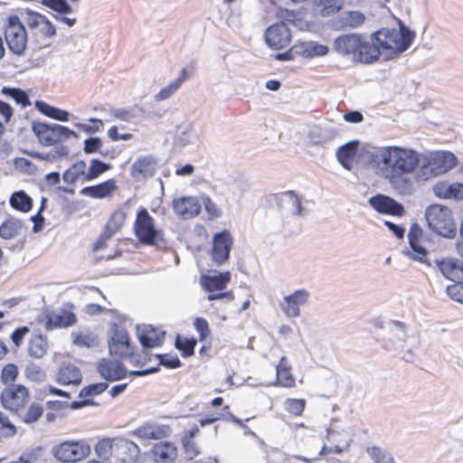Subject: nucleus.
<instances>
[{"label":"nucleus","mask_w":463,"mask_h":463,"mask_svg":"<svg viewBox=\"0 0 463 463\" xmlns=\"http://www.w3.org/2000/svg\"><path fill=\"white\" fill-rule=\"evenodd\" d=\"M378 174L398 191L411 184V175L420 165V154L413 148L402 146L381 147L373 157Z\"/></svg>","instance_id":"f257e3e1"},{"label":"nucleus","mask_w":463,"mask_h":463,"mask_svg":"<svg viewBox=\"0 0 463 463\" xmlns=\"http://www.w3.org/2000/svg\"><path fill=\"white\" fill-rule=\"evenodd\" d=\"M94 451L104 463H137L141 449L130 439L113 437L99 439Z\"/></svg>","instance_id":"f03ea898"},{"label":"nucleus","mask_w":463,"mask_h":463,"mask_svg":"<svg viewBox=\"0 0 463 463\" xmlns=\"http://www.w3.org/2000/svg\"><path fill=\"white\" fill-rule=\"evenodd\" d=\"M333 49L354 61L372 63L379 59L378 50L362 34L347 33L335 39Z\"/></svg>","instance_id":"7ed1b4c3"},{"label":"nucleus","mask_w":463,"mask_h":463,"mask_svg":"<svg viewBox=\"0 0 463 463\" xmlns=\"http://www.w3.org/2000/svg\"><path fill=\"white\" fill-rule=\"evenodd\" d=\"M415 34L406 26L401 25L399 30L383 28L373 34V44L379 52L389 58L398 56L411 44Z\"/></svg>","instance_id":"20e7f679"},{"label":"nucleus","mask_w":463,"mask_h":463,"mask_svg":"<svg viewBox=\"0 0 463 463\" xmlns=\"http://www.w3.org/2000/svg\"><path fill=\"white\" fill-rule=\"evenodd\" d=\"M458 164V157L450 151H430L421 156L417 178L426 181L446 175L456 167Z\"/></svg>","instance_id":"39448f33"},{"label":"nucleus","mask_w":463,"mask_h":463,"mask_svg":"<svg viewBox=\"0 0 463 463\" xmlns=\"http://www.w3.org/2000/svg\"><path fill=\"white\" fill-rule=\"evenodd\" d=\"M428 228L436 235L446 239H454L457 234V223L452 210L440 203L429 205L424 211Z\"/></svg>","instance_id":"423d86ee"},{"label":"nucleus","mask_w":463,"mask_h":463,"mask_svg":"<svg viewBox=\"0 0 463 463\" xmlns=\"http://www.w3.org/2000/svg\"><path fill=\"white\" fill-rule=\"evenodd\" d=\"M91 449L88 440H66L52 449V456L64 463H75L85 459L90 454Z\"/></svg>","instance_id":"0eeeda50"},{"label":"nucleus","mask_w":463,"mask_h":463,"mask_svg":"<svg viewBox=\"0 0 463 463\" xmlns=\"http://www.w3.org/2000/svg\"><path fill=\"white\" fill-rule=\"evenodd\" d=\"M134 231L142 243L159 247L164 242L162 231L155 226L154 220L146 209L137 213Z\"/></svg>","instance_id":"6e6552de"},{"label":"nucleus","mask_w":463,"mask_h":463,"mask_svg":"<svg viewBox=\"0 0 463 463\" xmlns=\"http://www.w3.org/2000/svg\"><path fill=\"white\" fill-rule=\"evenodd\" d=\"M33 129L39 142L43 146H54L56 143H61L71 137H76L77 133L74 129L68 127L56 124H45L35 122Z\"/></svg>","instance_id":"1a4fd4ad"},{"label":"nucleus","mask_w":463,"mask_h":463,"mask_svg":"<svg viewBox=\"0 0 463 463\" xmlns=\"http://www.w3.org/2000/svg\"><path fill=\"white\" fill-rule=\"evenodd\" d=\"M5 38L14 54L22 55L24 52L27 47V32L17 15L8 16L5 25Z\"/></svg>","instance_id":"9d476101"},{"label":"nucleus","mask_w":463,"mask_h":463,"mask_svg":"<svg viewBox=\"0 0 463 463\" xmlns=\"http://www.w3.org/2000/svg\"><path fill=\"white\" fill-rule=\"evenodd\" d=\"M0 400L5 409L18 411L28 403L30 393L22 384H11L2 391Z\"/></svg>","instance_id":"9b49d317"},{"label":"nucleus","mask_w":463,"mask_h":463,"mask_svg":"<svg viewBox=\"0 0 463 463\" xmlns=\"http://www.w3.org/2000/svg\"><path fill=\"white\" fill-rule=\"evenodd\" d=\"M232 244L233 238L226 230L213 235L211 257L216 265H222L229 259Z\"/></svg>","instance_id":"f8f14e48"},{"label":"nucleus","mask_w":463,"mask_h":463,"mask_svg":"<svg viewBox=\"0 0 463 463\" xmlns=\"http://www.w3.org/2000/svg\"><path fill=\"white\" fill-rule=\"evenodd\" d=\"M310 294L307 289H298L291 294L283 297L279 302V307L288 318H296L300 316V307L307 304Z\"/></svg>","instance_id":"ddd939ff"},{"label":"nucleus","mask_w":463,"mask_h":463,"mask_svg":"<svg viewBox=\"0 0 463 463\" xmlns=\"http://www.w3.org/2000/svg\"><path fill=\"white\" fill-rule=\"evenodd\" d=\"M345 128L337 123L328 120L326 123L314 126L308 132V138L313 145H324L334 140Z\"/></svg>","instance_id":"4468645a"},{"label":"nucleus","mask_w":463,"mask_h":463,"mask_svg":"<svg viewBox=\"0 0 463 463\" xmlns=\"http://www.w3.org/2000/svg\"><path fill=\"white\" fill-rule=\"evenodd\" d=\"M432 194L439 200L450 202L463 201V183L439 180L431 188Z\"/></svg>","instance_id":"2eb2a0df"},{"label":"nucleus","mask_w":463,"mask_h":463,"mask_svg":"<svg viewBox=\"0 0 463 463\" xmlns=\"http://www.w3.org/2000/svg\"><path fill=\"white\" fill-rule=\"evenodd\" d=\"M422 236V230L418 223L411 224L409 233L408 241L410 248L406 249L403 253L410 259L426 263L428 250L422 246L420 242V237Z\"/></svg>","instance_id":"dca6fc26"},{"label":"nucleus","mask_w":463,"mask_h":463,"mask_svg":"<svg viewBox=\"0 0 463 463\" xmlns=\"http://www.w3.org/2000/svg\"><path fill=\"white\" fill-rule=\"evenodd\" d=\"M354 433L350 428L326 429V439L333 446L335 454L346 452L353 442Z\"/></svg>","instance_id":"f3484780"},{"label":"nucleus","mask_w":463,"mask_h":463,"mask_svg":"<svg viewBox=\"0 0 463 463\" xmlns=\"http://www.w3.org/2000/svg\"><path fill=\"white\" fill-rule=\"evenodd\" d=\"M265 39L270 48L279 50L289 45L291 33L284 23L276 24L266 30Z\"/></svg>","instance_id":"a211bd4d"},{"label":"nucleus","mask_w":463,"mask_h":463,"mask_svg":"<svg viewBox=\"0 0 463 463\" xmlns=\"http://www.w3.org/2000/svg\"><path fill=\"white\" fill-rule=\"evenodd\" d=\"M109 348V353L117 356H123L129 351L130 338L127 331L117 324L111 326Z\"/></svg>","instance_id":"6ab92c4d"},{"label":"nucleus","mask_w":463,"mask_h":463,"mask_svg":"<svg viewBox=\"0 0 463 463\" xmlns=\"http://www.w3.org/2000/svg\"><path fill=\"white\" fill-rule=\"evenodd\" d=\"M172 429L167 424L146 422L132 430L131 434L140 439H162L169 437Z\"/></svg>","instance_id":"aec40b11"},{"label":"nucleus","mask_w":463,"mask_h":463,"mask_svg":"<svg viewBox=\"0 0 463 463\" xmlns=\"http://www.w3.org/2000/svg\"><path fill=\"white\" fill-rule=\"evenodd\" d=\"M96 369L99 375L109 382L122 380L128 374L125 367L119 362L112 359L99 360L96 364Z\"/></svg>","instance_id":"412c9836"},{"label":"nucleus","mask_w":463,"mask_h":463,"mask_svg":"<svg viewBox=\"0 0 463 463\" xmlns=\"http://www.w3.org/2000/svg\"><path fill=\"white\" fill-rule=\"evenodd\" d=\"M27 14L26 24L29 29L46 38L56 34L55 26L45 15L33 11H29Z\"/></svg>","instance_id":"4be33fe9"},{"label":"nucleus","mask_w":463,"mask_h":463,"mask_svg":"<svg viewBox=\"0 0 463 463\" xmlns=\"http://www.w3.org/2000/svg\"><path fill=\"white\" fill-rule=\"evenodd\" d=\"M149 455L156 463H174L177 458L178 449L172 441H159L150 449Z\"/></svg>","instance_id":"5701e85b"},{"label":"nucleus","mask_w":463,"mask_h":463,"mask_svg":"<svg viewBox=\"0 0 463 463\" xmlns=\"http://www.w3.org/2000/svg\"><path fill=\"white\" fill-rule=\"evenodd\" d=\"M435 263L446 279L458 284H463V263L454 258L436 260Z\"/></svg>","instance_id":"b1692460"},{"label":"nucleus","mask_w":463,"mask_h":463,"mask_svg":"<svg viewBox=\"0 0 463 463\" xmlns=\"http://www.w3.org/2000/svg\"><path fill=\"white\" fill-rule=\"evenodd\" d=\"M137 335L144 348H154L164 342L165 332L150 325L137 326Z\"/></svg>","instance_id":"393cba45"},{"label":"nucleus","mask_w":463,"mask_h":463,"mask_svg":"<svg viewBox=\"0 0 463 463\" xmlns=\"http://www.w3.org/2000/svg\"><path fill=\"white\" fill-rule=\"evenodd\" d=\"M156 160L151 156H139L131 165V176L136 180L151 177L156 172Z\"/></svg>","instance_id":"a878e982"},{"label":"nucleus","mask_w":463,"mask_h":463,"mask_svg":"<svg viewBox=\"0 0 463 463\" xmlns=\"http://www.w3.org/2000/svg\"><path fill=\"white\" fill-rule=\"evenodd\" d=\"M231 279V273L224 271L213 275L203 274L200 277L199 283L203 290L213 293L225 289Z\"/></svg>","instance_id":"bb28decb"},{"label":"nucleus","mask_w":463,"mask_h":463,"mask_svg":"<svg viewBox=\"0 0 463 463\" xmlns=\"http://www.w3.org/2000/svg\"><path fill=\"white\" fill-rule=\"evenodd\" d=\"M175 213L184 218H193L199 214L201 203L193 196H184L175 198L173 201Z\"/></svg>","instance_id":"cd10ccee"},{"label":"nucleus","mask_w":463,"mask_h":463,"mask_svg":"<svg viewBox=\"0 0 463 463\" xmlns=\"http://www.w3.org/2000/svg\"><path fill=\"white\" fill-rule=\"evenodd\" d=\"M405 325L399 321L392 323L389 334L385 339V347L402 353L405 347Z\"/></svg>","instance_id":"c85d7f7f"},{"label":"nucleus","mask_w":463,"mask_h":463,"mask_svg":"<svg viewBox=\"0 0 463 463\" xmlns=\"http://www.w3.org/2000/svg\"><path fill=\"white\" fill-rule=\"evenodd\" d=\"M369 203L380 213L402 216L404 213V209L400 203L385 195L379 194L372 197Z\"/></svg>","instance_id":"c756f323"},{"label":"nucleus","mask_w":463,"mask_h":463,"mask_svg":"<svg viewBox=\"0 0 463 463\" xmlns=\"http://www.w3.org/2000/svg\"><path fill=\"white\" fill-rule=\"evenodd\" d=\"M359 146L358 140L349 141L336 150L335 156L337 162L346 170L350 171L353 168L354 160L357 154Z\"/></svg>","instance_id":"7c9ffc66"},{"label":"nucleus","mask_w":463,"mask_h":463,"mask_svg":"<svg viewBox=\"0 0 463 463\" xmlns=\"http://www.w3.org/2000/svg\"><path fill=\"white\" fill-rule=\"evenodd\" d=\"M277 379L272 385H280L285 388H292L296 384V378L292 373V367L286 357H282L276 365Z\"/></svg>","instance_id":"2f4dec72"},{"label":"nucleus","mask_w":463,"mask_h":463,"mask_svg":"<svg viewBox=\"0 0 463 463\" xmlns=\"http://www.w3.org/2000/svg\"><path fill=\"white\" fill-rule=\"evenodd\" d=\"M76 323V317L73 313L64 310L51 312L46 315L45 327L47 329H55L67 327Z\"/></svg>","instance_id":"473e14b6"},{"label":"nucleus","mask_w":463,"mask_h":463,"mask_svg":"<svg viewBox=\"0 0 463 463\" xmlns=\"http://www.w3.org/2000/svg\"><path fill=\"white\" fill-rule=\"evenodd\" d=\"M57 381L64 385H80L82 382V373L75 364H63L58 370Z\"/></svg>","instance_id":"72a5a7b5"},{"label":"nucleus","mask_w":463,"mask_h":463,"mask_svg":"<svg viewBox=\"0 0 463 463\" xmlns=\"http://www.w3.org/2000/svg\"><path fill=\"white\" fill-rule=\"evenodd\" d=\"M71 339L72 343L79 347H95L99 343L97 335L88 328L72 332Z\"/></svg>","instance_id":"f704fd0d"},{"label":"nucleus","mask_w":463,"mask_h":463,"mask_svg":"<svg viewBox=\"0 0 463 463\" xmlns=\"http://www.w3.org/2000/svg\"><path fill=\"white\" fill-rule=\"evenodd\" d=\"M24 230V222L16 218L6 219L0 226V236L9 240L18 236Z\"/></svg>","instance_id":"c9c22d12"},{"label":"nucleus","mask_w":463,"mask_h":463,"mask_svg":"<svg viewBox=\"0 0 463 463\" xmlns=\"http://www.w3.org/2000/svg\"><path fill=\"white\" fill-rule=\"evenodd\" d=\"M195 134L191 123L184 121L176 128L175 146L184 147L192 144L195 139Z\"/></svg>","instance_id":"e433bc0d"},{"label":"nucleus","mask_w":463,"mask_h":463,"mask_svg":"<svg viewBox=\"0 0 463 463\" xmlns=\"http://www.w3.org/2000/svg\"><path fill=\"white\" fill-rule=\"evenodd\" d=\"M117 189V184L114 180H108L95 186L86 187L82 193L93 198H105L110 195Z\"/></svg>","instance_id":"4c0bfd02"},{"label":"nucleus","mask_w":463,"mask_h":463,"mask_svg":"<svg viewBox=\"0 0 463 463\" xmlns=\"http://www.w3.org/2000/svg\"><path fill=\"white\" fill-rule=\"evenodd\" d=\"M126 220V213L121 210H116L110 215L106 229L103 232V238L110 239L113 234L119 231Z\"/></svg>","instance_id":"58836bf2"},{"label":"nucleus","mask_w":463,"mask_h":463,"mask_svg":"<svg viewBox=\"0 0 463 463\" xmlns=\"http://www.w3.org/2000/svg\"><path fill=\"white\" fill-rule=\"evenodd\" d=\"M9 201L14 209L22 213H28L33 207V199L23 190L12 194Z\"/></svg>","instance_id":"ea45409f"},{"label":"nucleus","mask_w":463,"mask_h":463,"mask_svg":"<svg viewBox=\"0 0 463 463\" xmlns=\"http://www.w3.org/2000/svg\"><path fill=\"white\" fill-rule=\"evenodd\" d=\"M48 347L47 339L41 335H35L29 342L28 353L30 356L41 359L46 354Z\"/></svg>","instance_id":"a19ab883"},{"label":"nucleus","mask_w":463,"mask_h":463,"mask_svg":"<svg viewBox=\"0 0 463 463\" xmlns=\"http://www.w3.org/2000/svg\"><path fill=\"white\" fill-rule=\"evenodd\" d=\"M85 162L77 161L71 165L63 174V180L66 184H75L77 182H85L84 177Z\"/></svg>","instance_id":"79ce46f5"},{"label":"nucleus","mask_w":463,"mask_h":463,"mask_svg":"<svg viewBox=\"0 0 463 463\" xmlns=\"http://www.w3.org/2000/svg\"><path fill=\"white\" fill-rule=\"evenodd\" d=\"M33 156H36L42 160L47 161L49 164L56 163L66 158L69 155V148L63 145L55 146L50 152L32 153Z\"/></svg>","instance_id":"37998d69"},{"label":"nucleus","mask_w":463,"mask_h":463,"mask_svg":"<svg viewBox=\"0 0 463 463\" xmlns=\"http://www.w3.org/2000/svg\"><path fill=\"white\" fill-rule=\"evenodd\" d=\"M300 55L304 57L324 56L329 52L326 45L317 43H298Z\"/></svg>","instance_id":"c03bdc74"},{"label":"nucleus","mask_w":463,"mask_h":463,"mask_svg":"<svg viewBox=\"0 0 463 463\" xmlns=\"http://www.w3.org/2000/svg\"><path fill=\"white\" fill-rule=\"evenodd\" d=\"M3 93L14 99L17 104H20L22 106V108H26L31 104L27 93L21 89L4 88Z\"/></svg>","instance_id":"a18cd8bd"},{"label":"nucleus","mask_w":463,"mask_h":463,"mask_svg":"<svg viewBox=\"0 0 463 463\" xmlns=\"http://www.w3.org/2000/svg\"><path fill=\"white\" fill-rule=\"evenodd\" d=\"M342 21L345 26L355 28L364 23L365 16L359 11H348L344 14Z\"/></svg>","instance_id":"49530a36"},{"label":"nucleus","mask_w":463,"mask_h":463,"mask_svg":"<svg viewBox=\"0 0 463 463\" xmlns=\"http://www.w3.org/2000/svg\"><path fill=\"white\" fill-rule=\"evenodd\" d=\"M306 406V401L304 399H286L283 402L284 409L295 416L302 414Z\"/></svg>","instance_id":"de8ad7c7"},{"label":"nucleus","mask_w":463,"mask_h":463,"mask_svg":"<svg viewBox=\"0 0 463 463\" xmlns=\"http://www.w3.org/2000/svg\"><path fill=\"white\" fill-rule=\"evenodd\" d=\"M320 13L323 16H329L337 13L344 5L343 0H320Z\"/></svg>","instance_id":"09e8293b"},{"label":"nucleus","mask_w":463,"mask_h":463,"mask_svg":"<svg viewBox=\"0 0 463 463\" xmlns=\"http://www.w3.org/2000/svg\"><path fill=\"white\" fill-rule=\"evenodd\" d=\"M366 451L374 463H394L392 456L379 448H368Z\"/></svg>","instance_id":"8fccbe9b"},{"label":"nucleus","mask_w":463,"mask_h":463,"mask_svg":"<svg viewBox=\"0 0 463 463\" xmlns=\"http://www.w3.org/2000/svg\"><path fill=\"white\" fill-rule=\"evenodd\" d=\"M15 432V426L11 422L7 416L0 411V437H13Z\"/></svg>","instance_id":"3c124183"},{"label":"nucleus","mask_w":463,"mask_h":463,"mask_svg":"<svg viewBox=\"0 0 463 463\" xmlns=\"http://www.w3.org/2000/svg\"><path fill=\"white\" fill-rule=\"evenodd\" d=\"M42 4L60 14L71 13V7L65 0H43Z\"/></svg>","instance_id":"603ef678"},{"label":"nucleus","mask_w":463,"mask_h":463,"mask_svg":"<svg viewBox=\"0 0 463 463\" xmlns=\"http://www.w3.org/2000/svg\"><path fill=\"white\" fill-rule=\"evenodd\" d=\"M43 413V408L38 404H32L23 417V420L27 423L37 421Z\"/></svg>","instance_id":"864d4df0"},{"label":"nucleus","mask_w":463,"mask_h":463,"mask_svg":"<svg viewBox=\"0 0 463 463\" xmlns=\"http://www.w3.org/2000/svg\"><path fill=\"white\" fill-rule=\"evenodd\" d=\"M108 388V383H99L88 385L82 388L80 392V398H87L92 395H98L102 393Z\"/></svg>","instance_id":"5fc2aeb1"},{"label":"nucleus","mask_w":463,"mask_h":463,"mask_svg":"<svg viewBox=\"0 0 463 463\" xmlns=\"http://www.w3.org/2000/svg\"><path fill=\"white\" fill-rule=\"evenodd\" d=\"M35 106L38 109V110L45 116H69V113L67 111L51 107L44 101H36Z\"/></svg>","instance_id":"6e6d98bb"},{"label":"nucleus","mask_w":463,"mask_h":463,"mask_svg":"<svg viewBox=\"0 0 463 463\" xmlns=\"http://www.w3.org/2000/svg\"><path fill=\"white\" fill-rule=\"evenodd\" d=\"M18 375V368L14 364H6L1 373L2 382L5 383H14Z\"/></svg>","instance_id":"4d7b16f0"},{"label":"nucleus","mask_w":463,"mask_h":463,"mask_svg":"<svg viewBox=\"0 0 463 463\" xmlns=\"http://www.w3.org/2000/svg\"><path fill=\"white\" fill-rule=\"evenodd\" d=\"M26 377L33 382H43L45 378L44 371L35 364H29L25 369Z\"/></svg>","instance_id":"13d9d810"},{"label":"nucleus","mask_w":463,"mask_h":463,"mask_svg":"<svg viewBox=\"0 0 463 463\" xmlns=\"http://www.w3.org/2000/svg\"><path fill=\"white\" fill-rule=\"evenodd\" d=\"M195 345L196 341L194 339L182 340L180 338H177L175 342L176 348L181 350L184 353V356H190L194 354Z\"/></svg>","instance_id":"bf43d9fd"},{"label":"nucleus","mask_w":463,"mask_h":463,"mask_svg":"<svg viewBox=\"0 0 463 463\" xmlns=\"http://www.w3.org/2000/svg\"><path fill=\"white\" fill-rule=\"evenodd\" d=\"M181 86L175 81H172L167 86L163 88L156 96L157 101L166 99L175 94Z\"/></svg>","instance_id":"052dcab7"},{"label":"nucleus","mask_w":463,"mask_h":463,"mask_svg":"<svg viewBox=\"0 0 463 463\" xmlns=\"http://www.w3.org/2000/svg\"><path fill=\"white\" fill-rule=\"evenodd\" d=\"M202 203L204 206L205 211L211 218H218L222 214L221 209L213 203L210 197L203 196Z\"/></svg>","instance_id":"680f3d73"},{"label":"nucleus","mask_w":463,"mask_h":463,"mask_svg":"<svg viewBox=\"0 0 463 463\" xmlns=\"http://www.w3.org/2000/svg\"><path fill=\"white\" fill-rule=\"evenodd\" d=\"M14 167L22 172L33 174L36 170L34 165L28 159L19 157L14 160Z\"/></svg>","instance_id":"e2e57ef3"},{"label":"nucleus","mask_w":463,"mask_h":463,"mask_svg":"<svg viewBox=\"0 0 463 463\" xmlns=\"http://www.w3.org/2000/svg\"><path fill=\"white\" fill-rule=\"evenodd\" d=\"M446 292L451 299L461 303L463 299V284L456 283L454 285L448 286Z\"/></svg>","instance_id":"0e129e2a"},{"label":"nucleus","mask_w":463,"mask_h":463,"mask_svg":"<svg viewBox=\"0 0 463 463\" xmlns=\"http://www.w3.org/2000/svg\"><path fill=\"white\" fill-rule=\"evenodd\" d=\"M182 444L184 453L189 458L192 459L199 454V449L194 440L182 439Z\"/></svg>","instance_id":"69168bd1"},{"label":"nucleus","mask_w":463,"mask_h":463,"mask_svg":"<svg viewBox=\"0 0 463 463\" xmlns=\"http://www.w3.org/2000/svg\"><path fill=\"white\" fill-rule=\"evenodd\" d=\"M298 46H299L298 43H295L287 52H282V53H278L276 55V57H275L276 60H278V61H290V60H293L296 55H300V52H299Z\"/></svg>","instance_id":"338daca9"},{"label":"nucleus","mask_w":463,"mask_h":463,"mask_svg":"<svg viewBox=\"0 0 463 463\" xmlns=\"http://www.w3.org/2000/svg\"><path fill=\"white\" fill-rule=\"evenodd\" d=\"M194 327L200 335V338L204 339L209 334V325L204 318L198 317L194 321Z\"/></svg>","instance_id":"774afa93"}]
</instances>
